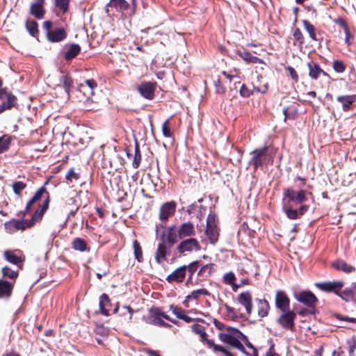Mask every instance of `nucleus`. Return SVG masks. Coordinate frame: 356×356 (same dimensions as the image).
<instances>
[{"instance_id":"f257e3e1","label":"nucleus","mask_w":356,"mask_h":356,"mask_svg":"<svg viewBox=\"0 0 356 356\" xmlns=\"http://www.w3.org/2000/svg\"><path fill=\"white\" fill-rule=\"evenodd\" d=\"M308 196H312V193L306 190L296 191L293 187L284 190L282 211L289 219H298L309 210V206L303 204L307 200Z\"/></svg>"},{"instance_id":"f03ea898","label":"nucleus","mask_w":356,"mask_h":356,"mask_svg":"<svg viewBox=\"0 0 356 356\" xmlns=\"http://www.w3.org/2000/svg\"><path fill=\"white\" fill-rule=\"evenodd\" d=\"M49 183V180L48 179L44 182V185L35 193L33 196L26 203L25 207V213H28L35 202L40 200L42 197H45L43 203L39 206V208L32 216L31 221L29 223L28 226H33L37 221L41 220L44 213L49 207L50 202V195L46 188V185H47Z\"/></svg>"},{"instance_id":"7ed1b4c3","label":"nucleus","mask_w":356,"mask_h":356,"mask_svg":"<svg viewBox=\"0 0 356 356\" xmlns=\"http://www.w3.org/2000/svg\"><path fill=\"white\" fill-rule=\"evenodd\" d=\"M219 339L224 343H227L232 347H234L243 353H245V348L241 343V341H248V338L238 330L228 327L226 328L225 332L219 334Z\"/></svg>"},{"instance_id":"20e7f679","label":"nucleus","mask_w":356,"mask_h":356,"mask_svg":"<svg viewBox=\"0 0 356 356\" xmlns=\"http://www.w3.org/2000/svg\"><path fill=\"white\" fill-rule=\"evenodd\" d=\"M250 154L252 157L249 164L254 166V170L259 167L273 162V157L268 154V147L267 146L257 148Z\"/></svg>"},{"instance_id":"39448f33","label":"nucleus","mask_w":356,"mask_h":356,"mask_svg":"<svg viewBox=\"0 0 356 356\" xmlns=\"http://www.w3.org/2000/svg\"><path fill=\"white\" fill-rule=\"evenodd\" d=\"M200 249L201 245L199 241L193 237L183 239L177 247V252L182 255L200 251Z\"/></svg>"},{"instance_id":"423d86ee","label":"nucleus","mask_w":356,"mask_h":356,"mask_svg":"<svg viewBox=\"0 0 356 356\" xmlns=\"http://www.w3.org/2000/svg\"><path fill=\"white\" fill-rule=\"evenodd\" d=\"M0 113L15 106L17 102V97L8 90L0 92Z\"/></svg>"},{"instance_id":"0eeeda50","label":"nucleus","mask_w":356,"mask_h":356,"mask_svg":"<svg viewBox=\"0 0 356 356\" xmlns=\"http://www.w3.org/2000/svg\"><path fill=\"white\" fill-rule=\"evenodd\" d=\"M282 314L279 317L278 323L284 328L292 330L294 327L295 323L294 320L296 316V314L293 311L289 309L282 311Z\"/></svg>"},{"instance_id":"6e6552de","label":"nucleus","mask_w":356,"mask_h":356,"mask_svg":"<svg viewBox=\"0 0 356 356\" xmlns=\"http://www.w3.org/2000/svg\"><path fill=\"white\" fill-rule=\"evenodd\" d=\"M156 83L151 81L142 82L138 86V91L142 97L147 99H152L154 97Z\"/></svg>"},{"instance_id":"1a4fd4ad","label":"nucleus","mask_w":356,"mask_h":356,"mask_svg":"<svg viewBox=\"0 0 356 356\" xmlns=\"http://www.w3.org/2000/svg\"><path fill=\"white\" fill-rule=\"evenodd\" d=\"M176 207L177 204L174 201L164 203L160 208L159 219L163 222L168 221L174 215Z\"/></svg>"},{"instance_id":"9d476101","label":"nucleus","mask_w":356,"mask_h":356,"mask_svg":"<svg viewBox=\"0 0 356 356\" xmlns=\"http://www.w3.org/2000/svg\"><path fill=\"white\" fill-rule=\"evenodd\" d=\"M178 236L179 239L185 238H193L195 235L194 225L191 222H186L181 224L177 228Z\"/></svg>"},{"instance_id":"9b49d317","label":"nucleus","mask_w":356,"mask_h":356,"mask_svg":"<svg viewBox=\"0 0 356 356\" xmlns=\"http://www.w3.org/2000/svg\"><path fill=\"white\" fill-rule=\"evenodd\" d=\"M316 286L321 291L325 292H334L337 293L339 291L344 284L341 281H332V282H324L315 284Z\"/></svg>"},{"instance_id":"f8f14e48","label":"nucleus","mask_w":356,"mask_h":356,"mask_svg":"<svg viewBox=\"0 0 356 356\" xmlns=\"http://www.w3.org/2000/svg\"><path fill=\"white\" fill-rule=\"evenodd\" d=\"M162 240V242L159 243L155 252V260L159 264L165 260L167 255L170 254L171 249V246L168 245L163 238Z\"/></svg>"},{"instance_id":"ddd939ff","label":"nucleus","mask_w":356,"mask_h":356,"mask_svg":"<svg viewBox=\"0 0 356 356\" xmlns=\"http://www.w3.org/2000/svg\"><path fill=\"white\" fill-rule=\"evenodd\" d=\"M296 299L308 307H314L317 298L311 291H304L295 294Z\"/></svg>"},{"instance_id":"4468645a","label":"nucleus","mask_w":356,"mask_h":356,"mask_svg":"<svg viewBox=\"0 0 356 356\" xmlns=\"http://www.w3.org/2000/svg\"><path fill=\"white\" fill-rule=\"evenodd\" d=\"M186 275V266H182L175 270L167 277L166 280L169 283L177 282L181 283L184 281Z\"/></svg>"},{"instance_id":"2eb2a0df","label":"nucleus","mask_w":356,"mask_h":356,"mask_svg":"<svg viewBox=\"0 0 356 356\" xmlns=\"http://www.w3.org/2000/svg\"><path fill=\"white\" fill-rule=\"evenodd\" d=\"M289 298L284 291H278L275 296V305L281 312L289 309Z\"/></svg>"},{"instance_id":"dca6fc26","label":"nucleus","mask_w":356,"mask_h":356,"mask_svg":"<svg viewBox=\"0 0 356 356\" xmlns=\"http://www.w3.org/2000/svg\"><path fill=\"white\" fill-rule=\"evenodd\" d=\"M237 300L241 305L244 306V307L245 308L247 314L248 316H250L251 314L252 310V295H251L250 292L245 291V292L241 293L238 295Z\"/></svg>"},{"instance_id":"f3484780","label":"nucleus","mask_w":356,"mask_h":356,"mask_svg":"<svg viewBox=\"0 0 356 356\" xmlns=\"http://www.w3.org/2000/svg\"><path fill=\"white\" fill-rule=\"evenodd\" d=\"M44 0H35L30 7V13L37 19H42L44 17L45 10L44 8Z\"/></svg>"},{"instance_id":"a211bd4d","label":"nucleus","mask_w":356,"mask_h":356,"mask_svg":"<svg viewBox=\"0 0 356 356\" xmlns=\"http://www.w3.org/2000/svg\"><path fill=\"white\" fill-rule=\"evenodd\" d=\"M97 87V83L94 79H88L84 83L79 86V90L83 92L86 99H88L94 94V88Z\"/></svg>"},{"instance_id":"6ab92c4d","label":"nucleus","mask_w":356,"mask_h":356,"mask_svg":"<svg viewBox=\"0 0 356 356\" xmlns=\"http://www.w3.org/2000/svg\"><path fill=\"white\" fill-rule=\"evenodd\" d=\"M67 37V33L63 28H57L48 32L47 38L51 42H58L65 40Z\"/></svg>"},{"instance_id":"aec40b11","label":"nucleus","mask_w":356,"mask_h":356,"mask_svg":"<svg viewBox=\"0 0 356 356\" xmlns=\"http://www.w3.org/2000/svg\"><path fill=\"white\" fill-rule=\"evenodd\" d=\"M14 282L0 279V299L9 298L13 293Z\"/></svg>"},{"instance_id":"412c9836","label":"nucleus","mask_w":356,"mask_h":356,"mask_svg":"<svg viewBox=\"0 0 356 356\" xmlns=\"http://www.w3.org/2000/svg\"><path fill=\"white\" fill-rule=\"evenodd\" d=\"M337 101L341 104L343 111H347L350 109L351 105L356 102V95H339L337 97Z\"/></svg>"},{"instance_id":"4be33fe9","label":"nucleus","mask_w":356,"mask_h":356,"mask_svg":"<svg viewBox=\"0 0 356 356\" xmlns=\"http://www.w3.org/2000/svg\"><path fill=\"white\" fill-rule=\"evenodd\" d=\"M66 51L64 58L66 60H71L74 58L81 51V47L78 44L72 43L65 46Z\"/></svg>"},{"instance_id":"5701e85b","label":"nucleus","mask_w":356,"mask_h":356,"mask_svg":"<svg viewBox=\"0 0 356 356\" xmlns=\"http://www.w3.org/2000/svg\"><path fill=\"white\" fill-rule=\"evenodd\" d=\"M209 291L205 289H200L193 291L190 294L186 296L184 302V305L188 307V303L194 300H197L200 296H209Z\"/></svg>"},{"instance_id":"b1692460","label":"nucleus","mask_w":356,"mask_h":356,"mask_svg":"<svg viewBox=\"0 0 356 356\" xmlns=\"http://www.w3.org/2000/svg\"><path fill=\"white\" fill-rule=\"evenodd\" d=\"M178 238V232H177L176 227L175 225L169 227L168 229L166 241L165 242L168 245L172 247L175 243H177Z\"/></svg>"},{"instance_id":"393cba45","label":"nucleus","mask_w":356,"mask_h":356,"mask_svg":"<svg viewBox=\"0 0 356 356\" xmlns=\"http://www.w3.org/2000/svg\"><path fill=\"white\" fill-rule=\"evenodd\" d=\"M62 75L59 78L60 81V85H62L65 92L67 94V95H70V90L72 87V79L69 76L68 74H65L64 72H61Z\"/></svg>"},{"instance_id":"a878e982","label":"nucleus","mask_w":356,"mask_h":356,"mask_svg":"<svg viewBox=\"0 0 356 356\" xmlns=\"http://www.w3.org/2000/svg\"><path fill=\"white\" fill-rule=\"evenodd\" d=\"M309 68V76L311 79L316 80L321 74L323 70L318 64L310 62L307 64Z\"/></svg>"},{"instance_id":"bb28decb","label":"nucleus","mask_w":356,"mask_h":356,"mask_svg":"<svg viewBox=\"0 0 356 356\" xmlns=\"http://www.w3.org/2000/svg\"><path fill=\"white\" fill-rule=\"evenodd\" d=\"M110 305L111 303L108 296L106 294L103 293L99 298V309L101 313L104 316H108L109 310L108 307H110Z\"/></svg>"},{"instance_id":"cd10ccee","label":"nucleus","mask_w":356,"mask_h":356,"mask_svg":"<svg viewBox=\"0 0 356 356\" xmlns=\"http://www.w3.org/2000/svg\"><path fill=\"white\" fill-rule=\"evenodd\" d=\"M333 267L338 270L346 273H351L355 270L353 266L348 264L343 260H337L332 264Z\"/></svg>"},{"instance_id":"c85d7f7f","label":"nucleus","mask_w":356,"mask_h":356,"mask_svg":"<svg viewBox=\"0 0 356 356\" xmlns=\"http://www.w3.org/2000/svg\"><path fill=\"white\" fill-rule=\"evenodd\" d=\"M72 248L75 250L80 252H89L90 248L88 246L87 243L83 238H75L72 243Z\"/></svg>"},{"instance_id":"c756f323","label":"nucleus","mask_w":356,"mask_h":356,"mask_svg":"<svg viewBox=\"0 0 356 356\" xmlns=\"http://www.w3.org/2000/svg\"><path fill=\"white\" fill-rule=\"evenodd\" d=\"M107 6L114 8L117 11L123 12L128 8L129 3L125 0H111Z\"/></svg>"},{"instance_id":"7c9ffc66","label":"nucleus","mask_w":356,"mask_h":356,"mask_svg":"<svg viewBox=\"0 0 356 356\" xmlns=\"http://www.w3.org/2000/svg\"><path fill=\"white\" fill-rule=\"evenodd\" d=\"M258 302V315L261 318L266 316L268 314L269 304L267 300L257 298Z\"/></svg>"},{"instance_id":"2f4dec72","label":"nucleus","mask_w":356,"mask_h":356,"mask_svg":"<svg viewBox=\"0 0 356 356\" xmlns=\"http://www.w3.org/2000/svg\"><path fill=\"white\" fill-rule=\"evenodd\" d=\"M238 56L248 63H263V60L261 58L252 56L247 51H240Z\"/></svg>"},{"instance_id":"473e14b6","label":"nucleus","mask_w":356,"mask_h":356,"mask_svg":"<svg viewBox=\"0 0 356 356\" xmlns=\"http://www.w3.org/2000/svg\"><path fill=\"white\" fill-rule=\"evenodd\" d=\"M206 234L211 243H215L218 241V232L216 225L207 226Z\"/></svg>"},{"instance_id":"72a5a7b5","label":"nucleus","mask_w":356,"mask_h":356,"mask_svg":"<svg viewBox=\"0 0 356 356\" xmlns=\"http://www.w3.org/2000/svg\"><path fill=\"white\" fill-rule=\"evenodd\" d=\"M5 259L9 263L17 265L22 262V259L11 250H6L3 253Z\"/></svg>"},{"instance_id":"f704fd0d","label":"nucleus","mask_w":356,"mask_h":356,"mask_svg":"<svg viewBox=\"0 0 356 356\" xmlns=\"http://www.w3.org/2000/svg\"><path fill=\"white\" fill-rule=\"evenodd\" d=\"M354 289L347 288L343 290L341 293L337 291V295L341 298L346 302H350L354 300Z\"/></svg>"},{"instance_id":"c9c22d12","label":"nucleus","mask_w":356,"mask_h":356,"mask_svg":"<svg viewBox=\"0 0 356 356\" xmlns=\"http://www.w3.org/2000/svg\"><path fill=\"white\" fill-rule=\"evenodd\" d=\"M302 24L305 31L309 33L310 38L314 41H318L315 27L307 20H303Z\"/></svg>"},{"instance_id":"e433bc0d","label":"nucleus","mask_w":356,"mask_h":356,"mask_svg":"<svg viewBox=\"0 0 356 356\" xmlns=\"http://www.w3.org/2000/svg\"><path fill=\"white\" fill-rule=\"evenodd\" d=\"M11 142V138L8 135L0 137V154L8 149Z\"/></svg>"},{"instance_id":"4c0bfd02","label":"nucleus","mask_w":356,"mask_h":356,"mask_svg":"<svg viewBox=\"0 0 356 356\" xmlns=\"http://www.w3.org/2000/svg\"><path fill=\"white\" fill-rule=\"evenodd\" d=\"M27 186V184L21 181H15L12 184L13 192L15 195L21 196L22 191L24 190Z\"/></svg>"},{"instance_id":"58836bf2","label":"nucleus","mask_w":356,"mask_h":356,"mask_svg":"<svg viewBox=\"0 0 356 356\" xmlns=\"http://www.w3.org/2000/svg\"><path fill=\"white\" fill-rule=\"evenodd\" d=\"M145 321L147 323L158 325L160 327H170L171 325L164 322L161 318H145Z\"/></svg>"},{"instance_id":"ea45409f","label":"nucleus","mask_w":356,"mask_h":356,"mask_svg":"<svg viewBox=\"0 0 356 356\" xmlns=\"http://www.w3.org/2000/svg\"><path fill=\"white\" fill-rule=\"evenodd\" d=\"M1 272L3 277H7L13 280H15L18 276L17 271L12 270L8 266L3 267L1 269Z\"/></svg>"},{"instance_id":"a19ab883","label":"nucleus","mask_w":356,"mask_h":356,"mask_svg":"<svg viewBox=\"0 0 356 356\" xmlns=\"http://www.w3.org/2000/svg\"><path fill=\"white\" fill-rule=\"evenodd\" d=\"M134 250V256L138 262L143 261V252L142 248L140 245V243L137 240H134L133 243Z\"/></svg>"},{"instance_id":"79ce46f5","label":"nucleus","mask_w":356,"mask_h":356,"mask_svg":"<svg viewBox=\"0 0 356 356\" xmlns=\"http://www.w3.org/2000/svg\"><path fill=\"white\" fill-rule=\"evenodd\" d=\"M31 221V218L30 220H14L12 223L16 230L22 229L24 230L26 228L31 227L32 226H28L29 223Z\"/></svg>"},{"instance_id":"37998d69","label":"nucleus","mask_w":356,"mask_h":356,"mask_svg":"<svg viewBox=\"0 0 356 356\" xmlns=\"http://www.w3.org/2000/svg\"><path fill=\"white\" fill-rule=\"evenodd\" d=\"M191 328L193 332L201 337L202 340L206 339L207 334L205 332L204 326L199 324H194L192 325Z\"/></svg>"},{"instance_id":"c03bdc74","label":"nucleus","mask_w":356,"mask_h":356,"mask_svg":"<svg viewBox=\"0 0 356 356\" xmlns=\"http://www.w3.org/2000/svg\"><path fill=\"white\" fill-rule=\"evenodd\" d=\"M26 26L31 35L35 36L38 33V23L36 22L33 20L27 21Z\"/></svg>"},{"instance_id":"a18cd8bd","label":"nucleus","mask_w":356,"mask_h":356,"mask_svg":"<svg viewBox=\"0 0 356 356\" xmlns=\"http://www.w3.org/2000/svg\"><path fill=\"white\" fill-rule=\"evenodd\" d=\"M80 177L79 174L75 172L73 168H71L67 175H65V179L67 181V184H70L73 181V180H77Z\"/></svg>"},{"instance_id":"49530a36","label":"nucleus","mask_w":356,"mask_h":356,"mask_svg":"<svg viewBox=\"0 0 356 356\" xmlns=\"http://www.w3.org/2000/svg\"><path fill=\"white\" fill-rule=\"evenodd\" d=\"M293 36L295 41L298 43V45L302 47L304 43V37L301 31L298 28H296L294 30Z\"/></svg>"},{"instance_id":"de8ad7c7","label":"nucleus","mask_w":356,"mask_h":356,"mask_svg":"<svg viewBox=\"0 0 356 356\" xmlns=\"http://www.w3.org/2000/svg\"><path fill=\"white\" fill-rule=\"evenodd\" d=\"M170 309L172 312V313L177 316V318H178L179 319L181 318V317L183 316V315L184 314L187 313V312L186 310L183 309L182 308H181L178 306H175L173 305H171L170 306Z\"/></svg>"},{"instance_id":"09e8293b","label":"nucleus","mask_w":356,"mask_h":356,"mask_svg":"<svg viewBox=\"0 0 356 356\" xmlns=\"http://www.w3.org/2000/svg\"><path fill=\"white\" fill-rule=\"evenodd\" d=\"M165 312H163L160 308H151L149 309V316L147 318H159L163 316Z\"/></svg>"},{"instance_id":"8fccbe9b","label":"nucleus","mask_w":356,"mask_h":356,"mask_svg":"<svg viewBox=\"0 0 356 356\" xmlns=\"http://www.w3.org/2000/svg\"><path fill=\"white\" fill-rule=\"evenodd\" d=\"M70 0H55V3L64 13L68 10V6Z\"/></svg>"},{"instance_id":"3c124183","label":"nucleus","mask_w":356,"mask_h":356,"mask_svg":"<svg viewBox=\"0 0 356 356\" xmlns=\"http://www.w3.org/2000/svg\"><path fill=\"white\" fill-rule=\"evenodd\" d=\"M162 133L165 137L170 138L172 136L169 120H165L162 124Z\"/></svg>"},{"instance_id":"603ef678","label":"nucleus","mask_w":356,"mask_h":356,"mask_svg":"<svg viewBox=\"0 0 356 356\" xmlns=\"http://www.w3.org/2000/svg\"><path fill=\"white\" fill-rule=\"evenodd\" d=\"M333 69L338 73H342L345 71L346 66L342 61L337 60L333 62Z\"/></svg>"},{"instance_id":"864d4df0","label":"nucleus","mask_w":356,"mask_h":356,"mask_svg":"<svg viewBox=\"0 0 356 356\" xmlns=\"http://www.w3.org/2000/svg\"><path fill=\"white\" fill-rule=\"evenodd\" d=\"M236 280L235 275L232 272L227 273L223 276V281L227 284H233Z\"/></svg>"},{"instance_id":"5fc2aeb1","label":"nucleus","mask_w":356,"mask_h":356,"mask_svg":"<svg viewBox=\"0 0 356 356\" xmlns=\"http://www.w3.org/2000/svg\"><path fill=\"white\" fill-rule=\"evenodd\" d=\"M251 94L252 92L246 87L245 85L243 84L240 88V95L243 97H248Z\"/></svg>"},{"instance_id":"6e6d98bb","label":"nucleus","mask_w":356,"mask_h":356,"mask_svg":"<svg viewBox=\"0 0 356 356\" xmlns=\"http://www.w3.org/2000/svg\"><path fill=\"white\" fill-rule=\"evenodd\" d=\"M213 348L214 351L221 352V353H224V355L225 356H234L232 353L227 351L223 347H222V346H220L219 345H217V344L214 343V346H213Z\"/></svg>"},{"instance_id":"4d7b16f0","label":"nucleus","mask_w":356,"mask_h":356,"mask_svg":"<svg viewBox=\"0 0 356 356\" xmlns=\"http://www.w3.org/2000/svg\"><path fill=\"white\" fill-rule=\"evenodd\" d=\"M346 37H345V42L348 46L353 43V36L350 33V29H348L344 31Z\"/></svg>"},{"instance_id":"13d9d810","label":"nucleus","mask_w":356,"mask_h":356,"mask_svg":"<svg viewBox=\"0 0 356 356\" xmlns=\"http://www.w3.org/2000/svg\"><path fill=\"white\" fill-rule=\"evenodd\" d=\"M197 262H193L188 266H186V271L188 270L190 273V279L192 278L193 274L197 270Z\"/></svg>"},{"instance_id":"bf43d9fd","label":"nucleus","mask_w":356,"mask_h":356,"mask_svg":"<svg viewBox=\"0 0 356 356\" xmlns=\"http://www.w3.org/2000/svg\"><path fill=\"white\" fill-rule=\"evenodd\" d=\"M286 70L289 72L291 77L297 82L298 81V76L295 69L291 66L287 67Z\"/></svg>"},{"instance_id":"052dcab7","label":"nucleus","mask_w":356,"mask_h":356,"mask_svg":"<svg viewBox=\"0 0 356 356\" xmlns=\"http://www.w3.org/2000/svg\"><path fill=\"white\" fill-rule=\"evenodd\" d=\"M141 161V154L134 155V158L132 163V166L134 168H138Z\"/></svg>"},{"instance_id":"680f3d73","label":"nucleus","mask_w":356,"mask_h":356,"mask_svg":"<svg viewBox=\"0 0 356 356\" xmlns=\"http://www.w3.org/2000/svg\"><path fill=\"white\" fill-rule=\"evenodd\" d=\"M335 22H336L338 25H339L340 26H341V27L343 28V31H346V30H348V29H349V27H348V26L347 23L346 22V21H345L343 19H342V18H339V19H337L335 21Z\"/></svg>"},{"instance_id":"e2e57ef3","label":"nucleus","mask_w":356,"mask_h":356,"mask_svg":"<svg viewBox=\"0 0 356 356\" xmlns=\"http://www.w3.org/2000/svg\"><path fill=\"white\" fill-rule=\"evenodd\" d=\"M52 23L50 21H45L43 23V29L46 31V35H47L48 32L51 31L53 29H51Z\"/></svg>"},{"instance_id":"0e129e2a","label":"nucleus","mask_w":356,"mask_h":356,"mask_svg":"<svg viewBox=\"0 0 356 356\" xmlns=\"http://www.w3.org/2000/svg\"><path fill=\"white\" fill-rule=\"evenodd\" d=\"M215 85L217 93L220 94L225 92V88L219 80L217 82H216Z\"/></svg>"},{"instance_id":"69168bd1","label":"nucleus","mask_w":356,"mask_h":356,"mask_svg":"<svg viewBox=\"0 0 356 356\" xmlns=\"http://www.w3.org/2000/svg\"><path fill=\"white\" fill-rule=\"evenodd\" d=\"M213 323H214V325L216 328H218L220 330H225L226 331V328L227 327H226L222 323H221L217 320H214Z\"/></svg>"},{"instance_id":"338daca9","label":"nucleus","mask_w":356,"mask_h":356,"mask_svg":"<svg viewBox=\"0 0 356 356\" xmlns=\"http://www.w3.org/2000/svg\"><path fill=\"white\" fill-rule=\"evenodd\" d=\"M145 352L149 355V356H160L157 351L152 350L150 348L145 349Z\"/></svg>"},{"instance_id":"774afa93","label":"nucleus","mask_w":356,"mask_h":356,"mask_svg":"<svg viewBox=\"0 0 356 356\" xmlns=\"http://www.w3.org/2000/svg\"><path fill=\"white\" fill-rule=\"evenodd\" d=\"M274 346L271 345L268 351L266 353V356H279V355L273 351Z\"/></svg>"}]
</instances>
